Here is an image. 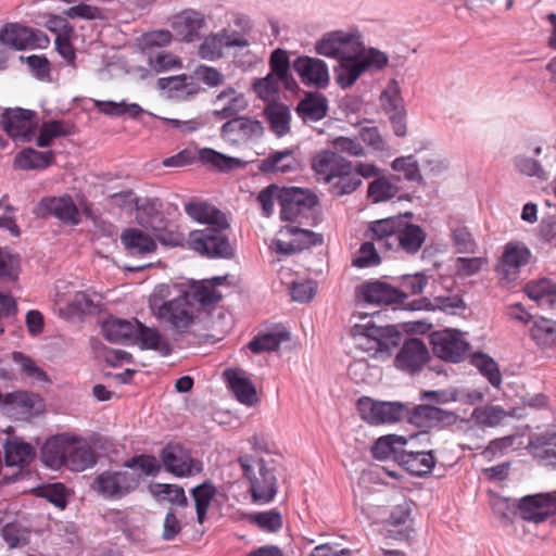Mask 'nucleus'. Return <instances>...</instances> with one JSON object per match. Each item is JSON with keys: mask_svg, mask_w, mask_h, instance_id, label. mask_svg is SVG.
Masks as SVG:
<instances>
[{"mask_svg": "<svg viewBox=\"0 0 556 556\" xmlns=\"http://www.w3.org/2000/svg\"><path fill=\"white\" fill-rule=\"evenodd\" d=\"M316 51L340 60L336 74L338 84L343 88L352 86L366 70H381L388 63L384 53L376 49L366 50L358 35L342 30L325 36L317 43Z\"/></svg>", "mask_w": 556, "mask_h": 556, "instance_id": "nucleus-1", "label": "nucleus"}, {"mask_svg": "<svg viewBox=\"0 0 556 556\" xmlns=\"http://www.w3.org/2000/svg\"><path fill=\"white\" fill-rule=\"evenodd\" d=\"M168 293V287L160 285L150 298V308L153 316L169 330L179 334L193 332L201 324V311L188 294L161 302Z\"/></svg>", "mask_w": 556, "mask_h": 556, "instance_id": "nucleus-2", "label": "nucleus"}, {"mask_svg": "<svg viewBox=\"0 0 556 556\" xmlns=\"http://www.w3.org/2000/svg\"><path fill=\"white\" fill-rule=\"evenodd\" d=\"M41 459L51 469L65 466L73 471H84L96 464L94 452L87 440L70 433L47 440Z\"/></svg>", "mask_w": 556, "mask_h": 556, "instance_id": "nucleus-3", "label": "nucleus"}, {"mask_svg": "<svg viewBox=\"0 0 556 556\" xmlns=\"http://www.w3.org/2000/svg\"><path fill=\"white\" fill-rule=\"evenodd\" d=\"M370 230L380 248L401 250L407 254H416L427 237L420 226L407 223L401 216L372 222Z\"/></svg>", "mask_w": 556, "mask_h": 556, "instance_id": "nucleus-4", "label": "nucleus"}, {"mask_svg": "<svg viewBox=\"0 0 556 556\" xmlns=\"http://www.w3.org/2000/svg\"><path fill=\"white\" fill-rule=\"evenodd\" d=\"M354 344L365 352H372L371 357L387 361L392 351L402 341V332L394 325L376 326L371 321L356 324L351 329Z\"/></svg>", "mask_w": 556, "mask_h": 556, "instance_id": "nucleus-5", "label": "nucleus"}, {"mask_svg": "<svg viewBox=\"0 0 556 556\" xmlns=\"http://www.w3.org/2000/svg\"><path fill=\"white\" fill-rule=\"evenodd\" d=\"M243 477L249 481V491L255 503L266 504L277 493V477L274 466L264 457L243 454L238 458Z\"/></svg>", "mask_w": 556, "mask_h": 556, "instance_id": "nucleus-6", "label": "nucleus"}, {"mask_svg": "<svg viewBox=\"0 0 556 556\" xmlns=\"http://www.w3.org/2000/svg\"><path fill=\"white\" fill-rule=\"evenodd\" d=\"M141 482V475L127 469L110 468L98 473L92 483L91 490L105 501H119L134 493Z\"/></svg>", "mask_w": 556, "mask_h": 556, "instance_id": "nucleus-7", "label": "nucleus"}, {"mask_svg": "<svg viewBox=\"0 0 556 556\" xmlns=\"http://www.w3.org/2000/svg\"><path fill=\"white\" fill-rule=\"evenodd\" d=\"M226 228L205 227L189 232L187 245L190 250L207 257L229 258L233 249L224 233Z\"/></svg>", "mask_w": 556, "mask_h": 556, "instance_id": "nucleus-8", "label": "nucleus"}, {"mask_svg": "<svg viewBox=\"0 0 556 556\" xmlns=\"http://www.w3.org/2000/svg\"><path fill=\"white\" fill-rule=\"evenodd\" d=\"M0 43L16 51L26 49H46L49 37L41 30L18 23H8L0 29Z\"/></svg>", "mask_w": 556, "mask_h": 556, "instance_id": "nucleus-9", "label": "nucleus"}, {"mask_svg": "<svg viewBox=\"0 0 556 556\" xmlns=\"http://www.w3.org/2000/svg\"><path fill=\"white\" fill-rule=\"evenodd\" d=\"M531 252L522 243L508 242L495 265V273L502 286H508L519 278L520 268L530 261Z\"/></svg>", "mask_w": 556, "mask_h": 556, "instance_id": "nucleus-10", "label": "nucleus"}, {"mask_svg": "<svg viewBox=\"0 0 556 556\" xmlns=\"http://www.w3.org/2000/svg\"><path fill=\"white\" fill-rule=\"evenodd\" d=\"M323 243V236L308 229L286 226L278 232L270 248L277 253L289 255Z\"/></svg>", "mask_w": 556, "mask_h": 556, "instance_id": "nucleus-11", "label": "nucleus"}, {"mask_svg": "<svg viewBox=\"0 0 556 556\" xmlns=\"http://www.w3.org/2000/svg\"><path fill=\"white\" fill-rule=\"evenodd\" d=\"M357 408L362 419L371 425L395 422L405 413V407L400 402H382L367 396L358 400Z\"/></svg>", "mask_w": 556, "mask_h": 556, "instance_id": "nucleus-12", "label": "nucleus"}, {"mask_svg": "<svg viewBox=\"0 0 556 556\" xmlns=\"http://www.w3.org/2000/svg\"><path fill=\"white\" fill-rule=\"evenodd\" d=\"M430 342L433 353L438 357L452 363L460 362L468 350V343L464 340L460 331L454 329L431 333Z\"/></svg>", "mask_w": 556, "mask_h": 556, "instance_id": "nucleus-13", "label": "nucleus"}, {"mask_svg": "<svg viewBox=\"0 0 556 556\" xmlns=\"http://www.w3.org/2000/svg\"><path fill=\"white\" fill-rule=\"evenodd\" d=\"M36 116L30 110L11 109L2 114V125L12 138L29 141L38 127Z\"/></svg>", "mask_w": 556, "mask_h": 556, "instance_id": "nucleus-14", "label": "nucleus"}, {"mask_svg": "<svg viewBox=\"0 0 556 556\" xmlns=\"http://www.w3.org/2000/svg\"><path fill=\"white\" fill-rule=\"evenodd\" d=\"M262 122L255 118L241 116L231 118L222 127V137L232 143H241L260 139L264 135Z\"/></svg>", "mask_w": 556, "mask_h": 556, "instance_id": "nucleus-15", "label": "nucleus"}, {"mask_svg": "<svg viewBox=\"0 0 556 556\" xmlns=\"http://www.w3.org/2000/svg\"><path fill=\"white\" fill-rule=\"evenodd\" d=\"M430 354L425 343L419 339L406 340L394 358L397 369L414 374L429 362Z\"/></svg>", "mask_w": 556, "mask_h": 556, "instance_id": "nucleus-16", "label": "nucleus"}, {"mask_svg": "<svg viewBox=\"0 0 556 556\" xmlns=\"http://www.w3.org/2000/svg\"><path fill=\"white\" fill-rule=\"evenodd\" d=\"M519 510L522 519L532 522H542L548 516L556 514V494H536L521 498Z\"/></svg>", "mask_w": 556, "mask_h": 556, "instance_id": "nucleus-17", "label": "nucleus"}, {"mask_svg": "<svg viewBox=\"0 0 556 556\" xmlns=\"http://www.w3.org/2000/svg\"><path fill=\"white\" fill-rule=\"evenodd\" d=\"M292 67L305 86L325 88L329 83V72L326 63L317 58L299 56Z\"/></svg>", "mask_w": 556, "mask_h": 556, "instance_id": "nucleus-18", "label": "nucleus"}, {"mask_svg": "<svg viewBox=\"0 0 556 556\" xmlns=\"http://www.w3.org/2000/svg\"><path fill=\"white\" fill-rule=\"evenodd\" d=\"M225 381L241 404L254 406L258 402L257 392L249 375L241 368H227L223 374Z\"/></svg>", "mask_w": 556, "mask_h": 556, "instance_id": "nucleus-19", "label": "nucleus"}, {"mask_svg": "<svg viewBox=\"0 0 556 556\" xmlns=\"http://www.w3.org/2000/svg\"><path fill=\"white\" fill-rule=\"evenodd\" d=\"M161 458L166 471L177 477H187L201 471L200 464L179 445H166L162 450Z\"/></svg>", "mask_w": 556, "mask_h": 556, "instance_id": "nucleus-20", "label": "nucleus"}, {"mask_svg": "<svg viewBox=\"0 0 556 556\" xmlns=\"http://www.w3.org/2000/svg\"><path fill=\"white\" fill-rule=\"evenodd\" d=\"M351 163L341 154L324 150L317 153L312 160V168L318 180L330 184Z\"/></svg>", "mask_w": 556, "mask_h": 556, "instance_id": "nucleus-21", "label": "nucleus"}, {"mask_svg": "<svg viewBox=\"0 0 556 556\" xmlns=\"http://www.w3.org/2000/svg\"><path fill=\"white\" fill-rule=\"evenodd\" d=\"M522 417V409L511 408L509 410H505L498 405L479 406L471 413V419L477 426L488 428H494L502 425L506 418L520 419Z\"/></svg>", "mask_w": 556, "mask_h": 556, "instance_id": "nucleus-22", "label": "nucleus"}, {"mask_svg": "<svg viewBox=\"0 0 556 556\" xmlns=\"http://www.w3.org/2000/svg\"><path fill=\"white\" fill-rule=\"evenodd\" d=\"M247 108L245 96L233 88L224 89L214 101V114L223 119L231 118Z\"/></svg>", "mask_w": 556, "mask_h": 556, "instance_id": "nucleus-23", "label": "nucleus"}, {"mask_svg": "<svg viewBox=\"0 0 556 556\" xmlns=\"http://www.w3.org/2000/svg\"><path fill=\"white\" fill-rule=\"evenodd\" d=\"M456 420L457 415L455 413L431 405H419L414 408L410 415V421L418 427L453 425Z\"/></svg>", "mask_w": 556, "mask_h": 556, "instance_id": "nucleus-24", "label": "nucleus"}, {"mask_svg": "<svg viewBox=\"0 0 556 556\" xmlns=\"http://www.w3.org/2000/svg\"><path fill=\"white\" fill-rule=\"evenodd\" d=\"M40 206L64 223L77 225L80 220L79 211L70 195L43 199Z\"/></svg>", "mask_w": 556, "mask_h": 556, "instance_id": "nucleus-25", "label": "nucleus"}, {"mask_svg": "<svg viewBox=\"0 0 556 556\" xmlns=\"http://www.w3.org/2000/svg\"><path fill=\"white\" fill-rule=\"evenodd\" d=\"M135 343L141 350H152L163 356H167L172 352V346L166 338L157 328L147 327L139 323L136 332Z\"/></svg>", "mask_w": 556, "mask_h": 556, "instance_id": "nucleus-26", "label": "nucleus"}, {"mask_svg": "<svg viewBox=\"0 0 556 556\" xmlns=\"http://www.w3.org/2000/svg\"><path fill=\"white\" fill-rule=\"evenodd\" d=\"M399 463L410 473L425 477L432 471L437 459L431 451L405 450L402 455L399 456Z\"/></svg>", "mask_w": 556, "mask_h": 556, "instance_id": "nucleus-27", "label": "nucleus"}, {"mask_svg": "<svg viewBox=\"0 0 556 556\" xmlns=\"http://www.w3.org/2000/svg\"><path fill=\"white\" fill-rule=\"evenodd\" d=\"M366 302L372 304H392L406 298V295L382 281H371L361 288Z\"/></svg>", "mask_w": 556, "mask_h": 556, "instance_id": "nucleus-28", "label": "nucleus"}, {"mask_svg": "<svg viewBox=\"0 0 556 556\" xmlns=\"http://www.w3.org/2000/svg\"><path fill=\"white\" fill-rule=\"evenodd\" d=\"M121 241L131 255H147L156 251L155 240L143 230L127 228L121 235Z\"/></svg>", "mask_w": 556, "mask_h": 556, "instance_id": "nucleus-29", "label": "nucleus"}, {"mask_svg": "<svg viewBox=\"0 0 556 556\" xmlns=\"http://www.w3.org/2000/svg\"><path fill=\"white\" fill-rule=\"evenodd\" d=\"M186 212L193 220L206 227H229L226 216L207 203H190L186 206Z\"/></svg>", "mask_w": 556, "mask_h": 556, "instance_id": "nucleus-30", "label": "nucleus"}, {"mask_svg": "<svg viewBox=\"0 0 556 556\" xmlns=\"http://www.w3.org/2000/svg\"><path fill=\"white\" fill-rule=\"evenodd\" d=\"M264 115L269 123L270 130L279 138L291 130V112L289 106L280 102L267 104Z\"/></svg>", "mask_w": 556, "mask_h": 556, "instance_id": "nucleus-31", "label": "nucleus"}, {"mask_svg": "<svg viewBox=\"0 0 556 556\" xmlns=\"http://www.w3.org/2000/svg\"><path fill=\"white\" fill-rule=\"evenodd\" d=\"M306 204V193L301 188H281L279 205L280 217L291 220L300 215L302 206Z\"/></svg>", "mask_w": 556, "mask_h": 556, "instance_id": "nucleus-32", "label": "nucleus"}, {"mask_svg": "<svg viewBox=\"0 0 556 556\" xmlns=\"http://www.w3.org/2000/svg\"><path fill=\"white\" fill-rule=\"evenodd\" d=\"M527 295L542 307L556 311V283L548 279H540L527 283Z\"/></svg>", "mask_w": 556, "mask_h": 556, "instance_id": "nucleus-33", "label": "nucleus"}, {"mask_svg": "<svg viewBox=\"0 0 556 556\" xmlns=\"http://www.w3.org/2000/svg\"><path fill=\"white\" fill-rule=\"evenodd\" d=\"M328 112L327 99L319 93H308L296 106V113L305 122L323 119Z\"/></svg>", "mask_w": 556, "mask_h": 556, "instance_id": "nucleus-34", "label": "nucleus"}, {"mask_svg": "<svg viewBox=\"0 0 556 556\" xmlns=\"http://www.w3.org/2000/svg\"><path fill=\"white\" fill-rule=\"evenodd\" d=\"M408 440L403 435L388 434L379 438L371 447V452L377 459H394L399 462V456L405 451L403 447Z\"/></svg>", "mask_w": 556, "mask_h": 556, "instance_id": "nucleus-35", "label": "nucleus"}, {"mask_svg": "<svg viewBox=\"0 0 556 556\" xmlns=\"http://www.w3.org/2000/svg\"><path fill=\"white\" fill-rule=\"evenodd\" d=\"M204 26V17L195 11H184L178 14L173 27L176 33L186 41L198 38L200 29Z\"/></svg>", "mask_w": 556, "mask_h": 556, "instance_id": "nucleus-36", "label": "nucleus"}, {"mask_svg": "<svg viewBox=\"0 0 556 556\" xmlns=\"http://www.w3.org/2000/svg\"><path fill=\"white\" fill-rule=\"evenodd\" d=\"M139 321L134 323L124 319H109L103 323L102 330L104 337L114 343L132 340L135 342Z\"/></svg>", "mask_w": 556, "mask_h": 556, "instance_id": "nucleus-37", "label": "nucleus"}, {"mask_svg": "<svg viewBox=\"0 0 556 556\" xmlns=\"http://www.w3.org/2000/svg\"><path fill=\"white\" fill-rule=\"evenodd\" d=\"M35 457L34 447L17 438L8 440L4 445V458L8 466L23 467Z\"/></svg>", "mask_w": 556, "mask_h": 556, "instance_id": "nucleus-38", "label": "nucleus"}, {"mask_svg": "<svg viewBox=\"0 0 556 556\" xmlns=\"http://www.w3.org/2000/svg\"><path fill=\"white\" fill-rule=\"evenodd\" d=\"M3 407L21 410L23 414L39 413L42 400L36 394L17 391L4 395Z\"/></svg>", "mask_w": 556, "mask_h": 556, "instance_id": "nucleus-39", "label": "nucleus"}, {"mask_svg": "<svg viewBox=\"0 0 556 556\" xmlns=\"http://www.w3.org/2000/svg\"><path fill=\"white\" fill-rule=\"evenodd\" d=\"M298 166L292 150L275 152L261 161L258 169L263 173H288Z\"/></svg>", "mask_w": 556, "mask_h": 556, "instance_id": "nucleus-40", "label": "nucleus"}, {"mask_svg": "<svg viewBox=\"0 0 556 556\" xmlns=\"http://www.w3.org/2000/svg\"><path fill=\"white\" fill-rule=\"evenodd\" d=\"M290 340V333L286 329L260 333L249 342V349L253 353L277 351L281 343Z\"/></svg>", "mask_w": 556, "mask_h": 556, "instance_id": "nucleus-41", "label": "nucleus"}, {"mask_svg": "<svg viewBox=\"0 0 556 556\" xmlns=\"http://www.w3.org/2000/svg\"><path fill=\"white\" fill-rule=\"evenodd\" d=\"M54 157L52 151H37L28 148L15 156V165L21 169H42L48 167Z\"/></svg>", "mask_w": 556, "mask_h": 556, "instance_id": "nucleus-42", "label": "nucleus"}, {"mask_svg": "<svg viewBox=\"0 0 556 556\" xmlns=\"http://www.w3.org/2000/svg\"><path fill=\"white\" fill-rule=\"evenodd\" d=\"M199 160L222 172L231 170L245 165V162L240 159L227 156L210 148L199 150Z\"/></svg>", "mask_w": 556, "mask_h": 556, "instance_id": "nucleus-43", "label": "nucleus"}, {"mask_svg": "<svg viewBox=\"0 0 556 556\" xmlns=\"http://www.w3.org/2000/svg\"><path fill=\"white\" fill-rule=\"evenodd\" d=\"M531 338L542 349L556 346V321L541 318L532 325Z\"/></svg>", "mask_w": 556, "mask_h": 556, "instance_id": "nucleus-44", "label": "nucleus"}, {"mask_svg": "<svg viewBox=\"0 0 556 556\" xmlns=\"http://www.w3.org/2000/svg\"><path fill=\"white\" fill-rule=\"evenodd\" d=\"M399 187L386 176L377 177L368 185L367 197L372 203L386 202L393 199Z\"/></svg>", "mask_w": 556, "mask_h": 556, "instance_id": "nucleus-45", "label": "nucleus"}, {"mask_svg": "<svg viewBox=\"0 0 556 556\" xmlns=\"http://www.w3.org/2000/svg\"><path fill=\"white\" fill-rule=\"evenodd\" d=\"M150 492L157 501H166L181 507L188 504L184 489L177 484L154 483L150 485Z\"/></svg>", "mask_w": 556, "mask_h": 556, "instance_id": "nucleus-46", "label": "nucleus"}, {"mask_svg": "<svg viewBox=\"0 0 556 556\" xmlns=\"http://www.w3.org/2000/svg\"><path fill=\"white\" fill-rule=\"evenodd\" d=\"M331 190L336 195H344L354 192L362 186V179L356 177L354 165L351 162L342 173H340L334 181L330 182Z\"/></svg>", "mask_w": 556, "mask_h": 556, "instance_id": "nucleus-47", "label": "nucleus"}, {"mask_svg": "<svg viewBox=\"0 0 556 556\" xmlns=\"http://www.w3.org/2000/svg\"><path fill=\"white\" fill-rule=\"evenodd\" d=\"M216 494V489L211 483L200 484L192 490V496L195 505L197 519L203 523L206 518L207 509Z\"/></svg>", "mask_w": 556, "mask_h": 556, "instance_id": "nucleus-48", "label": "nucleus"}, {"mask_svg": "<svg viewBox=\"0 0 556 556\" xmlns=\"http://www.w3.org/2000/svg\"><path fill=\"white\" fill-rule=\"evenodd\" d=\"M380 101L383 110L388 115L401 114L405 111L403 99L401 96V88L399 83L394 79L390 80L386 89L380 96Z\"/></svg>", "mask_w": 556, "mask_h": 556, "instance_id": "nucleus-49", "label": "nucleus"}, {"mask_svg": "<svg viewBox=\"0 0 556 556\" xmlns=\"http://www.w3.org/2000/svg\"><path fill=\"white\" fill-rule=\"evenodd\" d=\"M94 105L101 113L110 116L127 114L130 117H137L143 112L141 106L137 103H127L125 101L115 102L94 100Z\"/></svg>", "mask_w": 556, "mask_h": 556, "instance_id": "nucleus-50", "label": "nucleus"}, {"mask_svg": "<svg viewBox=\"0 0 556 556\" xmlns=\"http://www.w3.org/2000/svg\"><path fill=\"white\" fill-rule=\"evenodd\" d=\"M391 168L396 173H402L406 180L424 184L418 162L413 155L396 157L392 161Z\"/></svg>", "mask_w": 556, "mask_h": 556, "instance_id": "nucleus-51", "label": "nucleus"}, {"mask_svg": "<svg viewBox=\"0 0 556 556\" xmlns=\"http://www.w3.org/2000/svg\"><path fill=\"white\" fill-rule=\"evenodd\" d=\"M64 13L66 17L72 20L104 21L109 17L106 10L84 2L66 9Z\"/></svg>", "mask_w": 556, "mask_h": 556, "instance_id": "nucleus-52", "label": "nucleus"}, {"mask_svg": "<svg viewBox=\"0 0 556 556\" xmlns=\"http://www.w3.org/2000/svg\"><path fill=\"white\" fill-rule=\"evenodd\" d=\"M253 90L261 100L268 104L276 102L275 99L279 92L278 77L268 73L265 77L255 79Z\"/></svg>", "mask_w": 556, "mask_h": 556, "instance_id": "nucleus-53", "label": "nucleus"}, {"mask_svg": "<svg viewBox=\"0 0 556 556\" xmlns=\"http://www.w3.org/2000/svg\"><path fill=\"white\" fill-rule=\"evenodd\" d=\"M473 365L480 370V372L490 381L494 388H500L502 384V375L497 364L486 355L477 354L475 355Z\"/></svg>", "mask_w": 556, "mask_h": 556, "instance_id": "nucleus-54", "label": "nucleus"}, {"mask_svg": "<svg viewBox=\"0 0 556 556\" xmlns=\"http://www.w3.org/2000/svg\"><path fill=\"white\" fill-rule=\"evenodd\" d=\"M226 47L224 33L208 36L199 47V55L205 60H216L223 55Z\"/></svg>", "mask_w": 556, "mask_h": 556, "instance_id": "nucleus-55", "label": "nucleus"}, {"mask_svg": "<svg viewBox=\"0 0 556 556\" xmlns=\"http://www.w3.org/2000/svg\"><path fill=\"white\" fill-rule=\"evenodd\" d=\"M489 263L486 257H458L454 262V269L457 276L466 278L477 275Z\"/></svg>", "mask_w": 556, "mask_h": 556, "instance_id": "nucleus-56", "label": "nucleus"}, {"mask_svg": "<svg viewBox=\"0 0 556 556\" xmlns=\"http://www.w3.org/2000/svg\"><path fill=\"white\" fill-rule=\"evenodd\" d=\"M148 64L157 73L181 67V61L179 58L165 51L150 53Z\"/></svg>", "mask_w": 556, "mask_h": 556, "instance_id": "nucleus-57", "label": "nucleus"}, {"mask_svg": "<svg viewBox=\"0 0 556 556\" xmlns=\"http://www.w3.org/2000/svg\"><path fill=\"white\" fill-rule=\"evenodd\" d=\"M12 359L20 366L21 371L25 376L33 378L37 381H48L47 374L39 366H37V364L28 356L24 355L21 352H14L12 354Z\"/></svg>", "mask_w": 556, "mask_h": 556, "instance_id": "nucleus-58", "label": "nucleus"}, {"mask_svg": "<svg viewBox=\"0 0 556 556\" xmlns=\"http://www.w3.org/2000/svg\"><path fill=\"white\" fill-rule=\"evenodd\" d=\"M66 135H68V131L65 129L64 124L59 121H52L42 124L36 142L38 147L45 148L49 147L54 138Z\"/></svg>", "mask_w": 556, "mask_h": 556, "instance_id": "nucleus-59", "label": "nucleus"}, {"mask_svg": "<svg viewBox=\"0 0 556 556\" xmlns=\"http://www.w3.org/2000/svg\"><path fill=\"white\" fill-rule=\"evenodd\" d=\"M280 193L281 187L277 185H269L257 194L256 200L266 217H269L274 213L276 202L279 203Z\"/></svg>", "mask_w": 556, "mask_h": 556, "instance_id": "nucleus-60", "label": "nucleus"}, {"mask_svg": "<svg viewBox=\"0 0 556 556\" xmlns=\"http://www.w3.org/2000/svg\"><path fill=\"white\" fill-rule=\"evenodd\" d=\"M381 262V258L375 248L372 242H364L355 258L353 260V265L358 268H366L371 266H377Z\"/></svg>", "mask_w": 556, "mask_h": 556, "instance_id": "nucleus-61", "label": "nucleus"}, {"mask_svg": "<svg viewBox=\"0 0 556 556\" xmlns=\"http://www.w3.org/2000/svg\"><path fill=\"white\" fill-rule=\"evenodd\" d=\"M15 208L7 195L0 199V228L7 229L12 236H20V228L15 223Z\"/></svg>", "mask_w": 556, "mask_h": 556, "instance_id": "nucleus-62", "label": "nucleus"}, {"mask_svg": "<svg viewBox=\"0 0 556 556\" xmlns=\"http://www.w3.org/2000/svg\"><path fill=\"white\" fill-rule=\"evenodd\" d=\"M250 520L265 531L274 532L282 526V517L276 509L253 514L250 516Z\"/></svg>", "mask_w": 556, "mask_h": 556, "instance_id": "nucleus-63", "label": "nucleus"}, {"mask_svg": "<svg viewBox=\"0 0 556 556\" xmlns=\"http://www.w3.org/2000/svg\"><path fill=\"white\" fill-rule=\"evenodd\" d=\"M334 149L351 156L361 157L366 155L365 148L357 138L339 136L332 140Z\"/></svg>", "mask_w": 556, "mask_h": 556, "instance_id": "nucleus-64", "label": "nucleus"}]
</instances>
